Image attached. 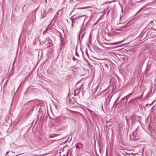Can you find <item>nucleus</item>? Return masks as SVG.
I'll use <instances>...</instances> for the list:
<instances>
[{
  "mask_svg": "<svg viewBox=\"0 0 156 156\" xmlns=\"http://www.w3.org/2000/svg\"><path fill=\"white\" fill-rule=\"evenodd\" d=\"M80 144H81L82 145V147H83V145L81 143H80Z\"/></svg>",
  "mask_w": 156,
  "mask_h": 156,
  "instance_id": "obj_18",
  "label": "nucleus"
},
{
  "mask_svg": "<svg viewBox=\"0 0 156 156\" xmlns=\"http://www.w3.org/2000/svg\"><path fill=\"white\" fill-rule=\"evenodd\" d=\"M154 101H153V102H152V103L151 104V105H152L153 104V103H154Z\"/></svg>",
  "mask_w": 156,
  "mask_h": 156,
  "instance_id": "obj_17",
  "label": "nucleus"
},
{
  "mask_svg": "<svg viewBox=\"0 0 156 156\" xmlns=\"http://www.w3.org/2000/svg\"><path fill=\"white\" fill-rule=\"evenodd\" d=\"M74 16H72V17H71V18H70V19H71V20L72 21V20H73V17H74Z\"/></svg>",
  "mask_w": 156,
  "mask_h": 156,
  "instance_id": "obj_12",
  "label": "nucleus"
},
{
  "mask_svg": "<svg viewBox=\"0 0 156 156\" xmlns=\"http://www.w3.org/2000/svg\"><path fill=\"white\" fill-rule=\"evenodd\" d=\"M87 110L89 112H90L92 110H90V109L89 108H87Z\"/></svg>",
  "mask_w": 156,
  "mask_h": 156,
  "instance_id": "obj_10",
  "label": "nucleus"
},
{
  "mask_svg": "<svg viewBox=\"0 0 156 156\" xmlns=\"http://www.w3.org/2000/svg\"><path fill=\"white\" fill-rule=\"evenodd\" d=\"M34 155V156H39V155H37V154H35V155Z\"/></svg>",
  "mask_w": 156,
  "mask_h": 156,
  "instance_id": "obj_19",
  "label": "nucleus"
},
{
  "mask_svg": "<svg viewBox=\"0 0 156 156\" xmlns=\"http://www.w3.org/2000/svg\"><path fill=\"white\" fill-rule=\"evenodd\" d=\"M58 135H59L58 134H53L51 135L50 136V137L51 138H52L54 137L55 136H57Z\"/></svg>",
  "mask_w": 156,
  "mask_h": 156,
  "instance_id": "obj_3",
  "label": "nucleus"
},
{
  "mask_svg": "<svg viewBox=\"0 0 156 156\" xmlns=\"http://www.w3.org/2000/svg\"><path fill=\"white\" fill-rule=\"evenodd\" d=\"M63 44L62 43H61L60 45V48H62V47L63 46Z\"/></svg>",
  "mask_w": 156,
  "mask_h": 156,
  "instance_id": "obj_11",
  "label": "nucleus"
},
{
  "mask_svg": "<svg viewBox=\"0 0 156 156\" xmlns=\"http://www.w3.org/2000/svg\"><path fill=\"white\" fill-rule=\"evenodd\" d=\"M76 148H80V147L79 146H78L77 145H76Z\"/></svg>",
  "mask_w": 156,
  "mask_h": 156,
  "instance_id": "obj_15",
  "label": "nucleus"
},
{
  "mask_svg": "<svg viewBox=\"0 0 156 156\" xmlns=\"http://www.w3.org/2000/svg\"><path fill=\"white\" fill-rule=\"evenodd\" d=\"M90 115L92 116L95 115V112L94 111H92L90 112Z\"/></svg>",
  "mask_w": 156,
  "mask_h": 156,
  "instance_id": "obj_6",
  "label": "nucleus"
},
{
  "mask_svg": "<svg viewBox=\"0 0 156 156\" xmlns=\"http://www.w3.org/2000/svg\"><path fill=\"white\" fill-rule=\"evenodd\" d=\"M63 156H65V155H64Z\"/></svg>",
  "mask_w": 156,
  "mask_h": 156,
  "instance_id": "obj_23",
  "label": "nucleus"
},
{
  "mask_svg": "<svg viewBox=\"0 0 156 156\" xmlns=\"http://www.w3.org/2000/svg\"><path fill=\"white\" fill-rule=\"evenodd\" d=\"M11 153H14V152H12V151L11 152Z\"/></svg>",
  "mask_w": 156,
  "mask_h": 156,
  "instance_id": "obj_21",
  "label": "nucleus"
},
{
  "mask_svg": "<svg viewBox=\"0 0 156 156\" xmlns=\"http://www.w3.org/2000/svg\"><path fill=\"white\" fill-rule=\"evenodd\" d=\"M49 26H50V25H49L48 27H47V28L46 29V30H45L44 32V34L45 33V32H47L48 31V30H49L50 29V28H49Z\"/></svg>",
  "mask_w": 156,
  "mask_h": 156,
  "instance_id": "obj_5",
  "label": "nucleus"
},
{
  "mask_svg": "<svg viewBox=\"0 0 156 156\" xmlns=\"http://www.w3.org/2000/svg\"><path fill=\"white\" fill-rule=\"evenodd\" d=\"M42 155V156H43V155Z\"/></svg>",
  "mask_w": 156,
  "mask_h": 156,
  "instance_id": "obj_22",
  "label": "nucleus"
},
{
  "mask_svg": "<svg viewBox=\"0 0 156 156\" xmlns=\"http://www.w3.org/2000/svg\"><path fill=\"white\" fill-rule=\"evenodd\" d=\"M120 96H119V97H118V98L116 100V101H117L118 100H119V98H120Z\"/></svg>",
  "mask_w": 156,
  "mask_h": 156,
  "instance_id": "obj_13",
  "label": "nucleus"
},
{
  "mask_svg": "<svg viewBox=\"0 0 156 156\" xmlns=\"http://www.w3.org/2000/svg\"><path fill=\"white\" fill-rule=\"evenodd\" d=\"M125 98H124L122 99V100H124L125 99Z\"/></svg>",
  "mask_w": 156,
  "mask_h": 156,
  "instance_id": "obj_20",
  "label": "nucleus"
},
{
  "mask_svg": "<svg viewBox=\"0 0 156 156\" xmlns=\"http://www.w3.org/2000/svg\"><path fill=\"white\" fill-rule=\"evenodd\" d=\"M89 8V7L87 6V7H86L83 8H79L78 9H86L88 8Z\"/></svg>",
  "mask_w": 156,
  "mask_h": 156,
  "instance_id": "obj_8",
  "label": "nucleus"
},
{
  "mask_svg": "<svg viewBox=\"0 0 156 156\" xmlns=\"http://www.w3.org/2000/svg\"><path fill=\"white\" fill-rule=\"evenodd\" d=\"M84 83H83L80 86V89H82V90H83V87H84Z\"/></svg>",
  "mask_w": 156,
  "mask_h": 156,
  "instance_id": "obj_7",
  "label": "nucleus"
},
{
  "mask_svg": "<svg viewBox=\"0 0 156 156\" xmlns=\"http://www.w3.org/2000/svg\"><path fill=\"white\" fill-rule=\"evenodd\" d=\"M123 41H120L114 42L112 44V45H116V44H120L121 43H122Z\"/></svg>",
  "mask_w": 156,
  "mask_h": 156,
  "instance_id": "obj_4",
  "label": "nucleus"
},
{
  "mask_svg": "<svg viewBox=\"0 0 156 156\" xmlns=\"http://www.w3.org/2000/svg\"><path fill=\"white\" fill-rule=\"evenodd\" d=\"M103 67L105 69H107L108 68V64H105L103 65Z\"/></svg>",
  "mask_w": 156,
  "mask_h": 156,
  "instance_id": "obj_2",
  "label": "nucleus"
},
{
  "mask_svg": "<svg viewBox=\"0 0 156 156\" xmlns=\"http://www.w3.org/2000/svg\"><path fill=\"white\" fill-rule=\"evenodd\" d=\"M73 23H72L71 24V26H72V27L73 28V26H74V25H73Z\"/></svg>",
  "mask_w": 156,
  "mask_h": 156,
  "instance_id": "obj_14",
  "label": "nucleus"
},
{
  "mask_svg": "<svg viewBox=\"0 0 156 156\" xmlns=\"http://www.w3.org/2000/svg\"><path fill=\"white\" fill-rule=\"evenodd\" d=\"M86 16V15H83V16H79L78 17H76L75 18H73V20L72 21V23H74L75 22V20L76 19H77V18H81L82 17H83V16Z\"/></svg>",
  "mask_w": 156,
  "mask_h": 156,
  "instance_id": "obj_1",
  "label": "nucleus"
},
{
  "mask_svg": "<svg viewBox=\"0 0 156 156\" xmlns=\"http://www.w3.org/2000/svg\"><path fill=\"white\" fill-rule=\"evenodd\" d=\"M87 110L89 112H90L92 110H90V109L89 108H87Z\"/></svg>",
  "mask_w": 156,
  "mask_h": 156,
  "instance_id": "obj_9",
  "label": "nucleus"
},
{
  "mask_svg": "<svg viewBox=\"0 0 156 156\" xmlns=\"http://www.w3.org/2000/svg\"><path fill=\"white\" fill-rule=\"evenodd\" d=\"M9 151H8L6 152V154L5 155H6L7 154H8L9 153Z\"/></svg>",
  "mask_w": 156,
  "mask_h": 156,
  "instance_id": "obj_16",
  "label": "nucleus"
}]
</instances>
